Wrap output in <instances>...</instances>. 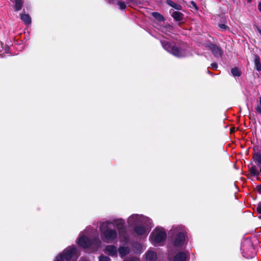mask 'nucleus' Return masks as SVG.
I'll list each match as a JSON object with an SVG mask.
<instances>
[{
	"label": "nucleus",
	"instance_id": "obj_1",
	"mask_svg": "<svg viewBox=\"0 0 261 261\" xmlns=\"http://www.w3.org/2000/svg\"><path fill=\"white\" fill-rule=\"evenodd\" d=\"M125 221L122 219H115L102 223L99 226L101 239L107 243H112L117 240L118 232L116 227L120 232L124 229Z\"/></svg>",
	"mask_w": 261,
	"mask_h": 261
},
{
	"label": "nucleus",
	"instance_id": "obj_2",
	"mask_svg": "<svg viewBox=\"0 0 261 261\" xmlns=\"http://www.w3.org/2000/svg\"><path fill=\"white\" fill-rule=\"evenodd\" d=\"M187 229L181 225H173L169 231L168 234L171 245L168 246V250L170 255L173 249L176 250L181 249L185 245L187 238Z\"/></svg>",
	"mask_w": 261,
	"mask_h": 261
},
{
	"label": "nucleus",
	"instance_id": "obj_3",
	"mask_svg": "<svg viewBox=\"0 0 261 261\" xmlns=\"http://www.w3.org/2000/svg\"><path fill=\"white\" fill-rule=\"evenodd\" d=\"M129 226H134V232L138 236H147L153 226L152 220L142 215L133 214L128 218Z\"/></svg>",
	"mask_w": 261,
	"mask_h": 261
},
{
	"label": "nucleus",
	"instance_id": "obj_4",
	"mask_svg": "<svg viewBox=\"0 0 261 261\" xmlns=\"http://www.w3.org/2000/svg\"><path fill=\"white\" fill-rule=\"evenodd\" d=\"M163 47L168 53L177 58H184L191 55L188 45L184 43H176L167 40H161Z\"/></svg>",
	"mask_w": 261,
	"mask_h": 261
},
{
	"label": "nucleus",
	"instance_id": "obj_5",
	"mask_svg": "<svg viewBox=\"0 0 261 261\" xmlns=\"http://www.w3.org/2000/svg\"><path fill=\"white\" fill-rule=\"evenodd\" d=\"M77 243L79 245L83 248L90 249L92 251L97 250L101 244L98 235L91 237L88 229H85L80 233Z\"/></svg>",
	"mask_w": 261,
	"mask_h": 261
},
{
	"label": "nucleus",
	"instance_id": "obj_6",
	"mask_svg": "<svg viewBox=\"0 0 261 261\" xmlns=\"http://www.w3.org/2000/svg\"><path fill=\"white\" fill-rule=\"evenodd\" d=\"M79 256L78 251L75 245L68 246L62 253H59L54 261H75ZM80 261H88L86 259L81 258Z\"/></svg>",
	"mask_w": 261,
	"mask_h": 261
},
{
	"label": "nucleus",
	"instance_id": "obj_7",
	"mask_svg": "<svg viewBox=\"0 0 261 261\" xmlns=\"http://www.w3.org/2000/svg\"><path fill=\"white\" fill-rule=\"evenodd\" d=\"M167 238L165 229L162 227H156L151 232L149 236V241L154 246H163Z\"/></svg>",
	"mask_w": 261,
	"mask_h": 261
},
{
	"label": "nucleus",
	"instance_id": "obj_8",
	"mask_svg": "<svg viewBox=\"0 0 261 261\" xmlns=\"http://www.w3.org/2000/svg\"><path fill=\"white\" fill-rule=\"evenodd\" d=\"M241 250L243 256L246 258H252L255 255L254 246L250 241L246 240L242 243Z\"/></svg>",
	"mask_w": 261,
	"mask_h": 261
},
{
	"label": "nucleus",
	"instance_id": "obj_9",
	"mask_svg": "<svg viewBox=\"0 0 261 261\" xmlns=\"http://www.w3.org/2000/svg\"><path fill=\"white\" fill-rule=\"evenodd\" d=\"M206 46L207 47L210 49L213 55L215 57H221L223 54V51L220 47H219L216 44H212L211 43L207 44Z\"/></svg>",
	"mask_w": 261,
	"mask_h": 261
},
{
	"label": "nucleus",
	"instance_id": "obj_10",
	"mask_svg": "<svg viewBox=\"0 0 261 261\" xmlns=\"http://www.w3.org/2000/svg\"><path fill=\"white\" fill-rule=\"evenodd\" d=\"M189 256L188 251H180L173 256L172 261H189Z\"/></svg>",
	"mask_w": 261,
	"mask_h": 261
},
{
	"label": "nucleus",
	"instance_id": "obj_11",
	"mask_svg": "<svg viewBox=\"0 0 261 261\" xmlns=\"http://www.w3.org/2000/svg\"><path fill=\"white\" fill-rule=\"evenodd\" d=\"M104 252L112 257H116L117 256L118 249L115 245H109L106 246Z\"/></svg>",
	"mask_w": 261,
	"mask_h": 261
},
{
	"label": "nucleus",
	"instance_id": "obj_12",
	"mask_svg": "<svg viewBox=\"0 0 261 261\" xmlns=\"http://www.w3.org/2000/svg\"><path fill=\"white\" fill-rule=\"evenodd\" d=\"M170 13L173 19L176 21H181L183 19V14L179 11H175L172 10L170 11Z\"/></svg>",
	"mask_w": 261,
	"mask_h": 261
},
{
	"label": "nucleus",
	"instance_id": "obj_13",
	"mask_svg": "<svg viewBox=\"0 0 261 261\" xmlns=\"http://www.w3.org/2000/svg\"><path fill=\"white\" fill-rule=\"evenodd\" d=\"M156 254L154 251L148 250L146 253V261H156Z\"/></svg>",
	"mask_w": 261,
	"mask_h": 261
},
{
	"label": "nucleus",
	"instance_id": "obj_14",
	"mask_svg": "<svg viewBox=\"0 0 261 261\" xmlns=\"http://www.w3.org/2000/svg\"><path fill=\"white\" fill-rule=\"evenodd\" d=\"M119 255L121 258L129 253L130 249L128 247L120 246L118 249Z\"/></svg>",
	"mask_w": 261,
	"mask_h": 261
},
{
	"label": "nucleus",
	"instance_id": "obj_15",
	"mask_svg": "<svg viewBox=\"0 0 261 261\" xmlns=\"http://www.w3.org/2000/svg\"><path fill=\"white\" fill-rule=\"evenodd\" d=\"M12 2L14 4V9L16 11H20L23 5L22 0H11Z\"/></svg>",
	"mask_w": 261,
	"mask_h": 261
},
{
	"label": "nucleus",
	"instance_id": "obj_16",
	"mask_svg": "<svg viewBox=\"0 0 261 261\" xmlns=\"http://www.w3.org/2000/svg\"><path fill=\"white\" fill-rule=\"evenodd\" d=\"M259 168H260L259 171L255 165L251 166L249 168V171L251 175L253 176H258L259 175V172H261V167Z\"/></svg>",
	"mask_w": 261,
	"mask_h": 261
},
{
	"label": "nucleus",
	"instance_id": "obj_17",
	"mask_svg": "<svg viewBox=\"0 0 261 261\" xmlns=\"http://www.w3.org/2000/svg\"><path fill=\"white\" fill-rule=\"evenodd\" d=\"M20 19L25 24H30L31 23V18L29 14H21L20 15Z\"/></svg>",
	"mask_w": 261,
	"mask_h": 261
},
{
	"label": "nucleus",
	"instance_id": "obj_18",
	"mask_svg": "<svg viewBox=\"0 0 261 261\" xmlns=\"http://www.w3.org/2000/svg\"><path fill=\"white\" fill-rule=\"evenodd\" d=\"M253 160L258 167H261V152H256L253 155Z\"/></svg>",
	"mask_w": 261,
	"mask_h": 261
},
{
	"label": "nucleus",
	"instance_id": "obj_19",
	"mask_svg": "<svg viewBox=\"0 0 261 261\" xmlns=\"http://www.w3.org/2000/svg\"><path fill=\"white\" fill-rule=\"evenodd\" d=\"M254 64L256 70L258 71H261V63L260 62V58L257 55H255Z\"/></svg>",
	"mask_w": 261,
	"mask_h": 261
},
{
	"label": "nucleus",
	"instance_id": "obj_20",
	"mask_svg": "<svg viewBox=\"0 0 261 261\" xmlns=\"http://www.w3.org/2000/svg\"><path fill=\"white\" fill-rule=\"evenodd\" d=\"M1 48H0V54L3 55L5 54L9 53L10 47L7 45H4L3 43L1 44Z\"/></svg>",
	"mask_w": 261,
	"mask_h": 261
},
{
	"label": "nucleus",
	"instance_id": "obj_21",
	"mask_svg": "<svg viewBox=\"0 0 261 261\" xmlns=\"http://www.w3.org/2000/svg\"><path fill=\"white\" fill-rule=\"evenodd\" d=\"M152 15L159 21H164V17L158 12H152Z\"/></svg>",
	"mask_w": 261,
	"mask_h": 261
},
{
	"label": "nucleus",
	"instance_id": "obj_22",
	"mask_svg": "<svg viewBox=\"0 0 261 261\" xmlns=\"http://www.w3.org/2000/svg\"><path fill=\"white\" fill-rule=\"evenodd\" d=\"M167 4L168 5L174 8V9H175L176 10H180L181 9V6L177 4L176 3H175V2H174L171 0H168Z\"/></svg>",
	"mask_w": 261,
	"mask_h": 261
},
{
	"label": "nucleus",
	"instance_id": "obj_23",
	"mask_svg": "<svg viewBox=\"0 0 261 261\" xmlns=\"http://www.w3.org/2000/svg\"><path fill=\"white\" fill-rule=\"evenodd\" d=\"M231 73L233 76H240L241 74V71L237 67L232 68L231 69Z\"/></svg>",
	"mask_w": 261,
	"mask_h": 261
},
{
	"label": "nucleus",
	"instance_id": "obj_24",
	"mask_svg": "<svg viewBox=\"0 0 261 261\" xmlns=\"http://www.w3.org/2000/svg\"><path fill=\"white\" fill-rule=\"evenodd\" d=\"M254 109L258 114L261 115V96L259 98L258 103L255 105Z\"/></svg>",
	"mask_w": 261,
	"mask_h": 261
},
{
	"label": "nucleus",
	"instance_id": "obj_25",
	"mask_svg": "<svg viewBox=\"0 0 261 261\" xmlns=\"http://www.w3.org/2000/svg\"><path fill=\"white\" fill-rule=\"evenodd\" d=\"M117 4L119 6V9L121 10H125L126 7L125 3L122 1H118Z\"/></svg>",
	"mask_w": 261,
	"mask_h": 261
},
{
	"label": "nucleus",
	"instance_id": "obj_26",
	"mask_svg": "<svg viewBox=\"0 0 261 261\" xmlns=\"http://www.w3.org/2000/svg\"><path fill=\"white\" fill-rule=\"evenodd\" d=\"M99 261H111V258L103 255H101L98 257Z\"/></svg>",
	"mask_w": 261,
	"mask_h": 261
},
{
	"label": "nucleus",
	"instance_id": "obj_27",
	"mask_svg": "<svg viewBox=\"0 0 261 261\" xmlns=\"http://www.w3.org/2000/svg\"><path fill=\"white\" fill-rule=\"evenodd\" d=\"M218 26L221 31H225L229 29L228 26L224 24H222V23L219 24Z\"/></svg>",
	"mask_w": 261,
	"mask_h": 261
},
{
	"label": "nucleus",
	"instance_id": "obj_28",
	"mask_svg": "<svg viewBox=\"0 0 261 261\" xmlns=\"http://www.w3.org/2000/svg\"><path fill=\"white\" fill-rule=\"evenodd\" d=\"M256 211L259 214H261V202H259L256 207Z\"/></svg>",
	"mask_w": 261,
	"mask_h": 261
},
{
	"label": "nucleus",
	"instance_id": "obj_29",
	"mask_svg": "<svg viewBox=\"0 0 261 261\" xmlns=\"http://www.w3.org/2000/svg\"><path fill=\"white\" fill-rule=\"evenodd\" d=\"M211 67L213 69L216 70L218 68V65L216 63H213L211 64Z\"/></svg>",
	"mask_w": 261,
	"mask_h": 261
},
{
	"label": "nucleus",
	"instance_id": "obj_30",
	"mask_svg": "<svg viewBox=\"0 0 261 261\" xmlns=\"http://www.w3.org/2000/svg\"><path fill=\"white\" fill-rule=\"evenodd\" d=\"M124 261H139V259L138 258H131Z\"/></svg>",
	"mask_w": 261,
	"mask_h": 261
},
{
	"label": "nucleus",
	"instance_id": "obj_31",
	"mask_svg": "<svg viewBox=\"0 0 261 261\" xmlns=\"http://www.w3.org/2000/svg\"><path fill=\"white\" fill-rule=\"evenodd\" d=\"M255 30L260 34L261 35V30L257 27L255 26Z\"/></svg>",
	"mask_w": 261,
	"mask_h": 261
},
{
	"label": "nucleus",
	"instance_id": "obj_32",
	"mask_svg": "<svg viewBox=\"0 0 261 261\" xmlns=\"http://www.w3.org/2000/svg\"><path fill=\"white\" fill-rule=\"evenodd\" d=\"M258 9L260 12H261V2L259 3L258 5Z\"/></svg>",
	"mask_w": 261,
	"mask_h": 261
},
{
	"label": "nucleus",
	"instance_id": "obj_33",
	"mask_svg": "<svg viewBox=\"0 0 261 261\" xmlns=\"http://www.w3.org/2000/svg\"><path fill=\"white\" fill-rule=\"evenodd\" d=\"M114 0H108V2L110 4H112L113 3Z\"/></svg>",
	"mask_w": 261,
	"mask_h": 261
},
{
	"label": "nucleus",
	"instance_id": "obj_34",
	"mask_svg": "<svg viewBox=\"0 0 261 261\" xmlns=\"http://www.w3.org/2000/svg\"><path fill=\"white\" fill-rule=\"evenodd\" d=\"M248 3H251L252 0H247Z\"/></svg>",
	"mask_w": 261,
	"mask_h": 261
},
{
	"label": "nucleus",
	"instance_id": "obj_35",
	"mask_svg": "<svg viewBox=\"0 0 261 261\" xmlns=\"http://www.w3.org/2000/svg\"><path fill=\"white\" fill-rule=\"evenodd\" d=\"M191 3L193 4V6H196L195 3L193 1H192V2H191Z\"/></svg>",
	"mask_w": 261,
	"mask_h": 261
},
{
	"label": "nucleus",
	"instance_id": "obj_36",
	"mask_svg": "<svg viewBox=\"0 0 261 261\" xmlns=\"http://www.w3.org/2000/svg\"><path fill=\"white\" fill-rule=\"evenodd\" d=\"M258 191H259V192H261V185L259 187Z\"/></svg>",
	"mask_w": 261,
	"mask_h": 261
},
{
	"label": "nucleus",
	"instance_id": "obj_37",
	"mask_svg": "<svg viewBox=\"0 0 261 261\" xmlns=\"http://www.w3.org/2000/svg\"><path fill=\"white\" fill-rule=\"evenodd\" d=\"M258 218H259V219H261V215H260V216H258Z\"/></svg>",
	"mask_w": 261,
	"mask_h": 261
},
{
	"label": "nucleus",
	"instance_id": "obj_38",
	"mask_svg": "<svg viewBox=\"0 0 261 261\" xmlns=\"http://www.w3.org/2000/svg\"><path fill=\"white\" fill-rule=\"evenodd\" d=\"M207 72H208L209 74H211V72H210V71L207 70Z\"/></svg>",
	"mask_w": 261,
	"mask_h": 261
}]
</instances>
